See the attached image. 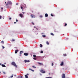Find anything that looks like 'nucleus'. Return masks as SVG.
I'll use <instances>...</instances> for the list:
<instances>
[{"mask_svg":"<svg viewBox=\"0 0 78 78\" xmlns=\"http://www.w3.org/2000/svg\"><path fill=\"white\" fill-rule=\"evenodd\" d=\"M24 55L25 56H28V53H24Z\"/></svg>","mask_w":78,"mask_h":78,"instance_id":"9d476101","label":"nucleus"},{"mask_svg":"<svg viewBox=\"0 0 78 78\" xmlns=\"http://www.w3.org/2000/svg\"><path fill=\"white\" fill-rule=\"evenodd\" d=\"M22 11H23V10H22Z\"/></svg>","mask_w":78,"mask_h":78,"instance_id":"4d7b16f0","label":"nucleus"},{"mask_svg":"<svg viewBox=\"0 0 78 78\" xmlns=\"http://www.w3.org/2000/svg\"><path fill=\"white\" fill-rule=\"evenodd\" d=\"M2 48L3 49H4V48H5V47H4V46H2Z\"/></svg>","mask_w":78,"mask_h":78,"instance_id":"bb28decb","label":"nucleus"},{"mask_svg":"<svg viewBox=\"0 0 78 78\" xmlns=\"http://www.w3.org/2000/svg\"><path fill=\"white\" fill-rule=\"evenodd\" d=\"M2 65V63H0V66H1Z\"/></svg>","mask_w":78,"mask_h":78,"instance_id":"8fccbe9b","label":"nucleus"},{"mask_svg":"<svg viewBox=\"0 0 78 78\" xmlns=\"http://www.w3.org/2000/svg\"><path fill=\"white\" fill-rule=\"evenodd\" d=\"M25 76L26 78H28V76L27 75H25Z\"/></svg>","mask_w":78,"mask_h":78,"instance_id":"4468645a","label":"nucleus"},{"mask_svg":"<svg viewBox=\"0 0 78 78\" xmlns=\"http://www.w3.org/2000/svg\"><path fill=\"white\" fill-rule=\"evenodd\" d=\"M31 70V71H32V72H34V70H33L32 69V70Z\"/></svg>","mask_w":78,"mask_h":78,"instance_id":"37998d69","label":"nucleus"},{"mask_svg":"<svg viewBox=\"0 0 78 78\" xmlns=\"http://www.w3.org/2000/svg\"><path fill=\"white\" fill-rule=\"evenodd\" d=\"M1 43L3 44H4V41H1Z\"/></svg>","mask_w":78,"mask_h":78,"instance_id":"5701e85b","label":"nucleus"},{"mask_svg":"<svg viewBox=\"0 0 78 78\" xmlns=\"http://www.w3.org/2000/svg\"><path fill=\"white\" fill-rule=\"evenodd\" d=\"M1 73V72H0V73Z\"/></svg>","mask_w":78,"mask_h":78,"instance_id":"13d9d810","label":"nucleus"},{"mask_svg":"<svg viewBox=\"0 0 78 78\" xmlns=\"http://www.w3.org/2000/svg\"><path fill=\"white\" fill-rule=\"evenodd\" d=\"M37 63L39 64V65H41V66H44V64H43L42 63H39L38 62Z\"/></svg>","mask_w":78,"mask_h":78,"instance_id":"423d86ee","label":"nucleus"},{"mask_svg":"<svg viewBox=\"0 0 78 78\" xmlns=\"http://www.w3.org/2000/svg\"><path fill=\"white\" fill-rule=\"evenodd\" d=\"M24 61L25 63H26L27 62H30V60H25Z\"/></svg>","mask_w":78,"mask_h":78,"instance_id":"39448f33","label":"nucleus"},{"mask_svg":"<svg viewBox=\"0 0 78 78\" xmlns=\"http://www.w3.org/2000/svg\"><path fill=\"white\" fill-rule=\"evenodd\" d=\"M34 28H36V27H34Z\"/></svg>","mask_w":78,"mask_h":78,"instance_id":"de8ad7c7","label":"nucleus"},{"mask_svg":"<svg viewBox=\"0 0 78 78\" xmlns=\"http://www.w3.org/2000/svg\"><path fill=\"white\" fill-rule=\"evenodd\" d=\"M13 74L12 75V76H11V78H12V77H13Z\"/></svg>","mask_w":78,"mask_h":78,"instance_id":"2f4dec72","label":"nucleus"},{"mask_svg":"<svg viewBox=\"0 0 78 78\" xmlns=\"http://www.w3.org/2000/svg\"><path fill=\"white\" fill-rule=\"evenodd\" d=\"M63 55H64V56H67V54H63Z\"/></svg>","mask_w":78,"mask_h":78,"instance_id":"aec40b11","label":"nucleus"},{"mask_svg":"<svg viewBox=\"0 0 78 78\" xmlns=\"http://www.w3.org/2000/svg\"><path fill=\"white\" fill-rule=\"evenodd\" d=\"M51 16H52V17H53L54 16L53 15V14H52V13L51 14Z\"/></svg>","mask_w":78,"mask_h":78,"instance_id":"393cba45","label":"nucleus"},{"mask_svg":"<svg viewBox=\"0 0 78 78\" xmlns=\"http://www.w3.org/2000/svg\"><path fill=\"white\" fill-rule=\"evenodd\" d=\"M40 75H42V74H40Z\"/></svg>","mask_w":78,"mask_h":78,"instance_id":"603ef678","label":"nucleus"},{"mask_svg":"<svg viewBox=\"0 0 78 78\" xmlns=\"http://www.w3.org/2000/svg\"><path fill=\"white\" fill-rule=\"evenodd\" d=\"M17 51H19V50H16L15 51V53H16H16H17Z\"/></svg>","mask_w":78,"mask_h":78,"instance_id":"2eb2a0df","label":"nucleus"},{"mask_svg":"<svg viewBox=\"0 0 78 78\" xmlns=\"http://www.w3.org/2000/svg\"><path fill=\"white\" fill-rule=\"evenodd\" d=\"M44 34V33H42V34Z\"/></svg>","mask_w":78,"mask_h":78,"instance_id":"864d4df0","label":"nucleus"},{"mask_svg":"<svg viewBox=\"0 0 78 78\" xmlns=\"http://www.w3.org/2000/svg\"><path fill=\"white\" fill-rule=\"evenodd\" d=\"M23 53V51H20V54H22Z\"/></svg>","mask_w":78,"mask_h":78,"instance_id":"9b49d317","label":"nucleus"},{"mask_svg":"<svg viewBox=\"0 0 78 78\" xmlns=\"http://www.w3.org/2000/svg\"><path fill=\"white\" fill-rule=\"evenodd\" d=\"M5 4L6 3V2H5Z\"/></svg>","mask_w":78,"mask_h":78,"instance_id":"3c124183","label":"nucleus"},{"mask_svg":"<svg viewBox=\"0 0 78 78\" xmlns=\"http://www.w3.org/2000/svg\"><path fill=\"white\" fill-rule=\"evenodd\" d=\"M62 78H66L65 74H62Z\"/></svg>","mask_w":78,"mask_h":78,"instance_id":"0eeeda50","label":"nucleus"},{"mask_svg":"<svg viewBox=\"0 0 78 78\" xmlns=\"http://www.w3.org/2000/svg\"><path fill=\"white\" fill-rule=\"evenodd\" d=\"M27 75H28V74H27Z\"/></svg>","mask_w":78,"mask_h":78,"instance_id":"bf43d9fd","label":"nucleus"},{"mask_svg":"<svg viewBox=\"0 0 78 78\" xmlns=\"http://www.w3.org/2000/svg\"><path fill=\"white\" fill-rule=\"evenodd\" d=\"M46 43L47 45H48L49 44V43L48 41H46Z\"/></svg>","mask_w":78,"mask_h":78,"instance_id":"dca6fc26","label":"nucleus"},{"mask_svg":"<svg viewBox=\"0 0 78 78\" xmlns=\"http://www.w3.org/2000/svg\"><path fill=\"white\" fill-rule=\"evenodd\" d=\"M9 5V4L7 2V3L6 4V5L7 6H8Z\"/></svg>","mask_w":78,"mask_h":78,"instance_id":"a878e982","label":"nucleus"},{"mask_svg":"<svg viewBox=\"0 0 78 78\" xmlns=\"http://www.w3.org/2000/svg\"><path fill=\"white\" fill-rule=\"evenodd\" d=\"M29 69L30 70H32V69Z\"/></svg>","mask_w":78,"mask_h":78,"instance_id":"a19ab883","label":"nucleus"},{"mask_svg":"<svg viewBox=\"0 0 78 78\" xmlns=\"http://www.w3.org/2000/svg\"><path fill=\"white\" fill-rule=\"evenodd\" d=\"M15 41V40H14V39L12 40V41Z\"/></svg>","mask_w":78,"mask_h":78,"instance_id":"e433bc0d","label":"nucleus"},{"mask_svg":"<svg viewBox=\"0 0 78 78\" xmlns=\"http://www.w3.org/2000/svg\"><path fill=\"white\" fill-rule=\"evenodd\" d=\"M20 78H22V76H21L20 77Z\"/></svg>","mask_w":78,"mask_h":78,"instance_id":"c03bdc74","label":"nucleus"},{"mask_svg":"<svg viewBox=\"0 0 78 78\" xmlns=\"http://www.w3.org/2000/svg\"><path fill=\"white\" fill-rule=\"evenodd\" d=\"M64 65V62H62L60 64L61 66H62Z\"/></svg>","mask_w":78,"mask_h":78,"instance_id":"6e6552de","label":"nucleus"},{"mask_svg":"<svg viewBox=\"0 0 78 78\" xmlns=\"http://www.w3.org/2000/svg\"><path fill=\"white\" fill-rule=\"evenodd\" d=\"M9 5H12V2L10 1H9L7 2Z\"/></svg>","mask_w":78,"mask_h":78,"instance_id":"1a4fd4ad","label":"nucleus"},{"mask_svg":"<svg viewBox=\"0 0 78 78\" xmlns=\"http://www.w3.org/2000/svg\"><path fill=\"white\" fill-rule=\"evenodd\" d=\"M32 23L33 24V25H34V23H33V22H32Z\"/></svg>","mask_w":78,"mask_h":78,"instance_id":"c9c22d12","label":"nucleus"},{"mask_svg":"<svg viewBox=\"0 0 78 78\" xmlns=\"http://www.w3.org/2000/svg\"><path fill=\"white\" fill-rule=\"evenodd\" d=\"M20 16L22 18V17H23V15L21 13L19 14Z\"/></svg>","mask_w":78,"mask_h":78,"instance_id":"7ed1b4c3","label":"nucleus"},{"mask_svg":"<svg viewBox=\"0 0 78 78\" xmlns=\"http://www.w3.org/2000/svg\"><path fill=\"white\" fill-rule=\"evenodd\" d=\"M11 18H9V20H11Z\"/></svg>","mask_w":78,"mask_h":78,"instance_id":"79ce46f5","label":"nucleus"},{"mask_svg":"<svg viewBox=\"0 0 78 78\" xmlns=\"http://www.w3.org/2000/svg\"><path fill=\"white\" fill-rule=\"evenodd\" d=\"M2 66L3 67H6V66H5V65L4 64L2 65Z\"/></svg>","mask_w":78,"mask_h":78,"instance_id":"f8f14e48","label":"nucleus"},{"mask_svg":"<svg viewBox=\"0 0 78 78\" xmlns=\"http://www.w3.org/2000/svg\"><path fill=\"white\" fill-rule=\"evenodd\" d=\"M66 26H67V23H65V26L66 27Z\"/></svg>","mask_w":78,"mask_h":78,"instance_id":"473e14b6","label":"nucleus"},{"mask_svg":"<svg viewBox=\"0 0 78 78\" xmlns=\"http://www.w3.org/2000/svg\"><path fill=\"white\" fill-rule=\"evenodd\" d=\"M49 75H50V73H49Z\"/></svg>","mask_w":78,"mask_h":78,"instance_id":"6e6d98bb","label":"nucleus"},{"mask_svg":"<svg viewBox=\"0 0 78 78\" xmlns=\"http://www.w3.org/2000/svg\"><path fill=\"white\" fill-rule=\"evenodd\" d=\"M52 78L49 77H48V78Z\"/></svg>","mask_w":78,"mask_h":78,"instance_id":"a18cd8bd","label":"nucleus"},{"mask_svg":"<svg viewBox=\"0 0 78 78\" xmlns=\"http://www.w3.org/2000/svg\"><path fill=\"white\" fill-rule=\"evenodd\" d=\"M45 16L46 17H47L48 16V14L47 13H46L45 15Z\"/></svg>","mask_w":78,"mask_h":78,"instance_id":"ddd939ff","label":"nucleus"},{"mask_svg":"<svg viewBox=\"0 0 78 78\" xmlns=\"http://www.w3.org/2000/svg\"><path fill=\"white\" fill-rule=\"evenodd\" d=\"M42 37H46V36L45 35H43L42 36Z\"/></svg>","mask_w":78,"mask_h":78,"instance_id":"a211bd4d","label":"nucleus"},{"mask_svg":"<svg viewBox=\"0 0 78 78\" xmlns=\"http://www.w3.org/2000/svg\"><path fill=\"white\" fill-rule=\"evenodd\" d=\"M2 19V16H0V19Z\"/></svg>","mask_w":78,"mask_h":78,"instance_id":"f704fd0d","label":"nucleus"},{"mask_svg":"<svg viewBox=\"0 0 78 78\" xmlns=\"http://www.w3.org/2000/svg\"><path fill=\"white\" fill-rule=\"evenodd\" d=\"M3 73H4V74H6V73H5V72H3Z\"/></svg>","mask_w":78,"mask_h":78,"instance_id":"4c0bfd02","label":"nucleus"},{"mask_svg":"<svg viewBox=\"0 0 78 78\" xmlns=\"http://www.w3.org/2000/svg\"><path fill=\"white\" fill-rule=\"evenodd\" d=\"M32 67L34 69H36V67L34 66H33Z\"/></svg>","mask_w":78,"mask_h":78,"instance_id":"412c9836","label":"nucleus"},{"mask_svg":"<svg viewBox=\"0 0 78 78\" xmlns=\"http://www.w3.org/2000/svg\"><path fill=\"white\" fill-rule=\"evenodd\" d=\"M16 22H18V20H17V19L16 20Z\"/></svg>","mask_w":78,"mask_h":78,"instance_id":"49530a36","label":"nucleus"},{"mask_svg":"<svg viewBox=\"0 0 78 78\" xmlns=\"http://www.w3.org/2000/svg\"><path fill=\"white\" fill-rule=\"evenodd\" d=\"M18 4H19L18 3H17L16 4V5H18Z\"/></svg>","mask_w":78,"mask_h":78,"instance_id":"58836bf2","label":"nucleus"},{"mask_svg":"<svg viewBox=\"0 0 78 78\" xmlns=\"http://www.w3.org/2000/svg\"><path fill=\"white\" fill-rule=\"evenodd\" d=\"M53 65H54L53 63H52V65H51L52 66H53Z\"/></svg>","mask_w":78,"mask_h":78,"instance_id":"c756f323","label":"nucleus"},{"mask_svg":"<svg viewBox=\"0 0 78 78\" xmlns=\"http://www.w3.org/2000/svg\"><path fill=\"white\" fill-rule=\"evenodd\" d=\"M40 47H41V48L42 47V44H40Z\"/></svg>","mask_w":78,"mask_h":78,"instance_id":"6ab92c4d","label":"nucleus"},{"mask_svg":"<svg viewBox=\"0 0 78 78\" xmlns=\"http://www.w3.org/2000/svg\"><path fill=\"white\" fill-rule=\"evenodd\" d=\"M21 8L22 9H23V8L22 7V5H21Z\"/></svg>","mask_w":78,"mask_h":78,"instance_id":"b1692460","label":"nucleus"},{"mask_svg":"<svg viewBox=\"0 0 78 78\" xmlns=\"http://www.w3.org/2000/svg\"><path fill=\"white\" fill-rule=\"evenodd\" d=\"M40 72L41 73H45V72L44 70H43L42 69H41L40 70Z\"/></svg>","mask_w":78,"mask_h":78,"instance_id":"f03ea898","label":"nucleus"},{"mask_svg":"<svg viewBox=\"0 0 78 78\" xmlns=\"http://www.w3.org/2000/svg\"><path fill=\"white\" fill-rule=\"evenodd\" d=\"M40 17L42 18V16L41 15L40 16Z\"/></svg>","mask_w":78,"mask_h":78,"instance_id":"7c9ffc66","label":"nucleus"},{"mask_svg":"<svg viewBox=\"0 0 78 78\" xmlns=\"http://www.w3.org/2000/svg\"><path fill=\"white\" fill-rule=\"evenodd\" d=\"M33 56L34 58H36V56L35 55H33Z\"/></svg>","mask_w":78,"mask_h":78,"instance_id":"f3484780","label":"nucleus"},{"mask_svg":"<svg viewBox=\"0 0 78 78\" xmlns=\"http://www.w3.org/2000/svg\"><path fill=\"white\" fill-rule=\"evenodd\" d=\"M11 64H12V66H14V67H16V68L17 67V65H16V64L15 62H12L11 63Z\"/></svg>","mask_w":78,"mask_h":78,"instance_id":"f257e3e1","label":"nucleus"},{"mask_svg":"<svg viewBox=\"0 0 78 78\" xmlns=\"http://www.w3.org/2000/svg\"><path fill=\"white\" fill-rule=\"evenodd\" d=\"M51 34L52 35V36H54V34H53V33H52Z\"/></svg>","mask_w":78,"mask_h":78,"instance_id":"4be33fe9","label":"nucleus"},{"mask_svg":"<svg viewBox=\"0 0 78 78\" xmlns=\"http://www.w3.org/2000/svg\"><path fill=\"white\" fill-rule=\"evenodd\" d=\"M3 9V7H2L1 8V9Z\"/></svg>","mask_w":78,"mask_h":78,"instance_id":"ea45409f","label":"nucleus"},{"mask_svg":"<svg viewBox=\"0 0 78 78\" xmlns=\"http://www.w3.org/2000/svg\"><path fill=\"white\" fill-rule=\"evenodd\" d=\"M33 59H34V60H36V58H34Z\"/></svg>","mask_w":78,"mask_h":78,"instance_id":"c85d7f7f","label":"nucleus"},{"mask_svg":"<svg viewBox=\"0 0 78 78\" xmlns=\"http://www.w3.org/2000/svg\"><path fill=\"white\" fill-rule=\"evenodd\" d=\"M22 13H23V14H25V12H22Z\"/></svg>","mask_w":78,"mask_h":78,"instance_id":"72a5a7b5","label":"nucleus"},{"mask_svg":"<svg viewBox=\"0 0 78 78\" xmlns=\"http://www.w3.org/2000/svg\"><path fill=\"white\" fill-rule=\"evenodd\" d=\"M14 23H16V22H14Z\"/></svg>","mask_w":78,"mask_h":78,"instance_id":"09e8293b","label":"nucleus"},{"mask_svg":"<svg viewBox=\"0 0 78 78\" xmlns=\"http://www.w3.org/2000/svg\"><path fill=\"white\" fill-rule=\"evenodd\" d=\"M36 29H37V30H38L37 28Z\"/></svg>","mask_w":78,"mask_h":78,"instance_id":"5fc2aeb1","label":"nucleus"},{"mask_svg":"<svg viewBox=\"0 0 78 78\" xmlns=\"http://www.w3.org/2000/svg\"><path fill=\"white\" fill-rule=\"evenodd\" d=\"M41 53H43V51H41Z\"/></svg>","mask_w":78,"mask_h":78,"instance_id":"cd10ccee","label":"nucleus"},{"mask_svg":"<svg viewBox=\"0 0 78 78\" xmlns=\"http://www.w3.org/2000/svg\"><path fill=\"white\" fill-rule=\"evenodd\" d=\"M30 16L32 17V18H35V16L32 14Z\"/></svg>","mask_w":78,"mask_h":78,"instance_id":"20e7f679","label":"nucleus"}]
</instances>
